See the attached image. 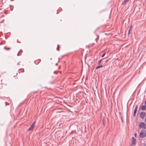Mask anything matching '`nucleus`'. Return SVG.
I'll return each mask as SVG.
<instances>
[{
  "instance_id": "f03ea898",
  "label": "nucleus",
  "mask_w": 146,
  "mask_h": 146,
  "mask_svg": "<svg viewBox=\"0 0 146 146\" xmlns=\"http://www.w3.org/2000/svg\"><path fill=\"white\" fill-rule=\"evenodd\" d=\"M139 127L141 128L145 129L146 128V125L144 122H140L139 123Z\"/></svg>"
},
{
  "instance_id": "4be33fe9",
  "label": "nucleus",
  "mask_w": 146,
  "mask_h": 146,
  "mask_svg": "<svg viewBox=\"0 0 146 146\" xmlns=\"http://www.w3.org/2000/svg\"><path fill=\"white\" fill-rule=\"evenodd\" d=\"M55 71H54V73H55Z\"/></svg>"
},
{
  "instance_id": "aec40b11",
  "label": "nucleus",
  "mask_w": 146,
  "mask_h": 146,
  "mask_svg": "<svg viewBox=\"0 0 146 146\" xmlns=\"http://www.w3.org/2000/svg\"><path fill=\"white\" fill-rule=\"evenodd\" d=\"M57 64H58L57 63H56V65H57Z\"/></svg>"
},
{
  "instance_id": "ddd939ff",
  "label": "nucleus",
  "mask_w": 146,
  "mask_h": 146,
  "mask_svg": "<svg viewBox=\"0 0 146 146\" xmlns=\"http://www.w3.org/2000/svg\"><path fill=\"white\" fill-rule=\"evenodd\" d=\"M137 106H136L135 108V109H136V110H137Z\"/></svg>"
},
{
  "instance_id": "f8f14e48",
  "label": "nucleus",
  "mask_w": 146,
  "mask_h": 146,
  "mask_svg": "<svg viewBox=\"0 0 146 146\" xmlns=\"http://www.w3.org/2000/svg\"><path fill=\"white\" fill-rule=\"evenodd\" d=\"M131 28H130L129 30H128V34L129 35V32H130V31L131 30Z\"/></svg>"
},
{
  "instance_id": "4468645a",
  "label": "nucleus",
  "mask_w": 146,
  "mask_h": 146,
  "mask_svg": "<svg viewBox=\"0 0 146 146\" xmlns=\"http://www.w3.org/2000/svg\"><path fill=\"white\" fill-rule=\"evenodd\" d=\"M145 105H146V100H145Z\"/></svg>"
},
{
  "instance_id": "6ab92c4d",
  "label": "nucleus",
  "mask_w": 146,
  "mask_h": 146,
  "mask_svg": "<svg viewBox=\"0 0 146 146\" xmlns=\"http://www.w3.org/2000/svg\"><path fill=\"white\" fill-rule=\"evenodd\" d=\"M4 49H6V47H4Z\"/></svg>"
},
{
  "instance_id": "9b49d317",
  "label": "nucleus",
  "mask_w": 146,
  "mask_h": 146,
  "mask_svg": "<svg viewBox=\"0 0 146 146\" xmlns=\"http://www.w3.org/2000/svg\"><path fill=\"white\" fill-rule=\"evenodd\" d=\"M102 61V59L100 60L98 62V64H100Z\"/></svg>"
},
{
  "instance_id": "7ed1b4c3",
  "label": "nucleus",
  "mask_w": 146,
  "mask_h": 146,
  "mask_svg": "<svg viewBox=\"0 0 146 146\" xmlns=\"http://www.w3.org/2000/svg\"><path fill=\"white\" fill-rule=\"evenodd\" d=\"M35 121H34L33 122V123L30 125L29 128L28 129V131L31 130L33 129L34 126H35Z\"/></svg>"
},
{
  "instance_id": "6e6552de",
  "label": "nucleus",
  "mask_w": 146,
  "mask_h": 146,
  "mask_svg": "<svg viewBox=\"0 0 146 146\" xmlns=\"http://www.w3.org/2000/svg\"><path fill=\"white\" fill-rule=\"evenodd\" d=\"M103 67V65H99V66H97L96 68V69H98L100 68H102Z\"/></svg>"
},
{
  "instance_id": "423d86ee",
  "label": "nucleus",
  "mask_w": 146,
  "mask_h": 146,
  "mask_svg": "<svg viewBox=\"0 0 146 146\" xmlns=\"http://www.w3.org/2000/svg\"><path fill=\"white\" fill-rule=\"evenodd\" d=\"M141 110L143 111H145L146 110V105H143L141 107Z\"/></svg>"
},
{
  "instance_id": "0eeeda50",
  "label": "nucleus",
  "mask_w": 146,
  "mask_h": 146,
  "mask_svg": "<svg viewBox=\"0 0 146 146\" xmlns=\"http://www.w3.org/2000/svg\"><path fill=\"white\" fill-rule=\"evenodd\" d=\"M129 0H124L122 3V4L123 5L125 4Z\"/></svg>"
},
{
  "instance_id": "f257e3e1",
  "label": "nucleus",
  "mask_w": 146,
  "mask_h": 146,
  "mask_svg": "<svg viewBox=\"0 0 146 146\" xmlns=\"http://www.w3.org/2000/svg\"><path fill=\"white\" fill-rule=\"evenodd\" d=\"M146 136V131L143 129H142L140 133V136L141 138H143Z\"/></svg>"
},
{
  "instance_id": "39448f33",
  "label": "nucleus",
  "mask_w": 146,
  "mask_h": 146,
  "mask_svg": "<svg viewBox=\"0 0 146 146\" xmlns=\"http://www.w3.org/2000/svg\"><path fill=\"white\" fill-rule=\"evenodd\" d=\"M136 139L134 137H132V141L131 144L132 145H135L136 144L135 143Z\"/></svg>"
},
{
  "instance_id": "20e7f679",
  "label": "nucleus",
  "mask_w": 146,
  "mask_h": 146,
  "mask_svg": "<svg viewBox=\"0 0 146 146\" xmlns=\"http://www.w3.org/2000/svg\"><path fill=\"white\" fill-rule=\"evenodd\" d=\"M146 113L145 112H141L140 114V117L143 119L145 116Z\"/></svg>"
},
{
  "instance_id": "f3484780",
  "label": "nucleus",
  "mask_w": 146,
  "mask_h": 146,
  "mask_svg": "<svg viewBox=\"0 0 146 146\" xmlns=\"http://www.w3.org/2000/svg\"><path fill=\"white\" fill-rule=\"evenodd\" d=\"M136 133H135L134 134V135L135 136H136Z\"/></svg>"
},
{
  "instance_id": "412c9836",
  "label": "nucleus",
  "mask_w": 146,
  "mask_h": 146,
  "mask_svg": "<svg viewBox=\"0 0 146 146\" xmlns=\"http://www.w3.org/2000/svg\"><path fill=\"white\" fill-rule=\"evenodd\" d=\"M17 55L18 56H19L18 53L17 54Z\"/></svg>"
},
{
  "instance_id": "1a4fd4ad",
  "label": "nucleus",
  "mask_w": 146,
  "mask_h": 146,
  "mask_svg": "<svg viewBox=\"0 0 146 146\" xmlns=\"http://www.w3.org/2000/svg\"><path fill=\"white\" fill-rule=\"evenodd\" d=\"M137 111V110H136V109H134V113H133V116H135V113L136 112V111Z\"/></svg>"
},
{
  "instance_id": "dca6fc26",
  "label": "nucleus",
  "mask_w": 146,
  "mask_h": 146,
  "mask_svg": "<svg viewBox=\"0 0 146 146\" xmlns=\"http://www.w3.org/2000/svg\"><path fill=\"white\" fill-rule=\"evenodd\" d=\"M10 49V48H8L7 49L8 50H9Z\"/></svg>"
},
{
  "instance_id": "9d476101",
  "label": "nucleus",
  "mask_w": 146,
  "mask_h": 146,
  "mask_svg": "<svg viewBox=\"0 0 146 146\" xmlns=\"http://www.w3.org/2000/svg\"><path fill=\"white\" fill-rule=\"evenodd\" d=\"M105 54H106L105 53H104L102 56V57H104V56L105 55Z\"/></svg>"
},
{
  "instance_id": "2eb2a0df",
  "label": "nucleus",
  "mask_w": 146,
  "mask_h": 146,
  "mask_svg": "<svg viewBox=\"0 0 146 146\" xmlns=\"http://www.w3.org/2000/svg\"><path fill=\"white\" fill-rule=\"evenodd\" d=\"M145 121L146 123V118L145 119Z\"/></svg>"
},
{
  "instance_id": "a211bd4d",
  "label": "nucleus",
  "mask_w": 146,
  "mask_h": 146,
  "mask_svg": "<svg viewBox=\"0 0 146 146\" xmlns=\"http://www.w3.org/2000/svg\"><path fill=\"white\" fill-rule=\"evenodd\" d=\"M56 49L58 50H59V49L58 48H57Z\"/></svg>"
}]
</instances>
